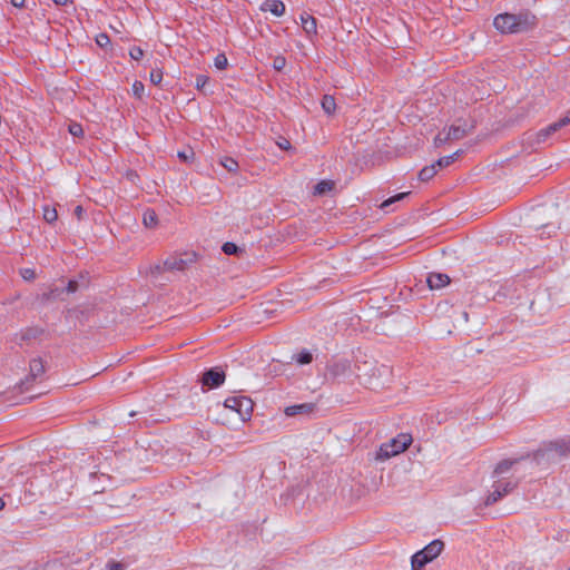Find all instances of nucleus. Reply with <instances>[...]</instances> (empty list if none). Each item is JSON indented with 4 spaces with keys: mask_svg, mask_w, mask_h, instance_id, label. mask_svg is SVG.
<instances>
[{
    "mask_svg": "<svg viewBox=\"0 0 570 570\" xmlns=\"http://www.w3.org/2000/svg\"><path fill=\"white\" fill-rule=\"evenodd\" d=\"M553 455V450L549 449L546 451L537 452L532 458H518V459H505L500 461L494 470L493 478L502 479L501 476L513 470L514 472H521L527 470H533L540 465L543 461L549 460Z\"/></svg>",
    "mask_w": 570,
    "mask_h": 570,
    "instance_id": "1",
    "label": "nucleus"
},
{
    "mask_svg": "<svg viewBox=\"0 0 570 570\" xmlns=\"http://www.w3.org/2000/svg\"><path fill=\"white\" fill-rule=\"evenodd\" d=\"M537 24V19L528 12L511 14L501 13L493 20L494 28L501 33H519L532 29Z\"/></svg>",
    "mask_w": 570,
    "mask_h": 570,
    "instance_id": "2",
    "label": "nucleus"
},
{
    "mask_svg": "<svg viewBox=\"0 0 570 570\" xmlns=\"http://www.w3.org/2000/svg\"><path fill=\"white\" fill-rule=\"evenodd\" d=\"M412 443V436L410 434H399L396 438L392 439L390 442L384 443L380 446V450L376 454V459L384 461L392 456H395L402 452H404Z\"/></svg>",
    "mask_w": 570,
    "mask_h": 570,
    "instance_id": "3",
    "label": "nucleus"
},
{
    "mask_svg": "<svg viewBox=\"0 0 570 570\" xmlns=\"http://www.w3.org/2000/svg\"><path fill=\"white\" fill-rule=\"evenodd\" d=\"M444 543L441 540H433L422 550L412 556V570H421L425 564L433 561L443 551Z\"/></svg>",
    "mask_w": 570,
    "mask_h": 570,
    "instance_id": "4",
    "label": "nucleus"
},
{
    "mask_svg": "<svg viewBox=\"0 0 570 570\" xmlns=\"http://www.w3.org/2000/svg\"><path fill=\"white\" fill-rule=\"evenodd\" d=\"M224 407L236 412L240 421H246L252 415L253 402L245 396H230L225 400Z\"/></svg>",
    "mask_w": 570,
    "mask_h": 570,
    "instance_id": "5",
    "label": "nucleus"
},
{
    "mask_svg": "<svg viewBox=\"0 0 570 570\" xmlns=\"http://www.w3.org/2000/svg\"><path fill=\"white\" fill-rule=\"evenodd\" d=\"M518 482L508 479H497L492 485V491L488 494L484 500V505H492L503 497L512 492Z\"/></svg>",
    "mask_w": 570,
    "mask_h": 570,
    "instance_id": "6",
    "label": "nucleus"
},
{
    "mask_svg": "<svg viewBox=\"0 0 570 570\" xmlns=\"http://www.w3.org/2000/svg\"><path fill=\"white\" fill-rule=\"evenodd\" d=\"M568 121H569V118L566 116L561 120H559L554 124H551L548 127H546L537 132L530 134L528 139L531 140L532 144H538V145L546 142L552 134H554L561 127L566 126L568 124Z\"/></svg>",
    "mask_w": 570,
    "mask_h": 570,
    "instance_id": "7",
    "label": "nucleus"
},
{
    "mask_svg": "<svg viewBox=\"0 0 570 570\" xmlns=\"http://www.w3.org/2000/svg\"><path fill=\"white\" fill-rule=\"evenodd\" d=\"M466 134H468V131H466V129L464 127L452 125L444 135L443 134H439L435 137L434 144L436 146H441V145L448 142V141L460 140L463 137H465Z\"/></svg>",
    "mask_w": 570,
    "mask_h": 570,
    "instance_id": "8",
    "label": "nucleus"
},
{
    "mask_svg": "<svg viewBox=\"0 0 570 570\" xmlns=\"http://www.w3.org/2000/svg\"><path fill=\"white\" fill-rule=\"evenodd\" d=\"M225 381V373L219 368H212L203 374L202 383L210 389L218 387Z\"/></svg>",
    "mask_w": 570,
    "mask_h": 570,
    "instance_id": "9",
    "label": "nucleus"
},
{
    "mask_svg": "<svg viewBox=\"0 0 570 570\" xmlns=\"http://www.w3.org/2000/svg\"><path fill=\"white\" fill-rule=\"evenodd\" d=\"M426 283L431 289H441L449 285L450 277L442 273H431L426 277Z\"/></svg>",
    "mask_w": 570,
    "mask_h": 570,
    "instance_id": "10",
    "label": "nucleus"
},
{
    "mask_svg": "<svg viewBox=\"0 0 570 570\" xmlns=\"http://www.w3.org/2000/svg\"><path fill=\"white\" fill-rule=\"evenodd\" d=\"M262 11H268L276 17H282L285 13V4L279 0H266L261 6Z\"/></svg>",
    "mask_w": 570,
    "mask_h": 570,
    "instance_id": "11",
    "label": "nucleus"
},
{
    "mask_svg": "<svg viewBox=\"0 0 570 570\" xmlns=\"http://www.w3.org/2000/svg\"><path fill=\"white\" fill-rule=\"evenodd\" d=\"M315 409V405L312 403H302L296 405H291L285 409V414L287 416H294L297 414H311Z\"/></svg>",
    "mask_w": 570,
    "mask_h": 570,
    "instance_id": "12",
    "label": "nucleus"
},
{
    "mask_svg": "<svg viewBox=\"0 0 570 570\" xmlns=\"http://www.w3.org/2000/svg\"><path fill=\"white\" fill-rule=\"evenodd\" d=\"M191 259H184L181 257H169L165 261L164 267L168 271H184Z\"/></svg>",
    "mask_w": 570,
    "mask_h": 570,
    "instance_id": "13",
    "label": "nucleus"
},
{
    "mask_svg": "<svg viewBox=\"0 0 570 570\" xmlns=\"http://www.w3.org/2000/svg\"><path fill=\"white\" fill-rule=\"evenodd\" d=\"M301 22L304 31L308 35H316L317 31V24L316 19L308 13L301 14Z\"/></svg>",
    "mask_w": 570,
    "mask_h": 570,
    "instance_id": "14",
    "label": "nucleus"
},
{
    "mask_svg": "<svg viewBox=\"0 0 570 570\" xmlns=\"http://www.w3.org/2000/svg\"><path fill=\"white\" fill-rule=\"evenodd\" d=\"M321 105L325 114L330 116L335 114L336 102L333 96H323Z\"/></svg>",
    "mask_w": 570,
    "mask_h": 570,
    "instance_id": "15",
    "label": "nucleus"
},
{
    "mask_svg": "<svg viewBox=\"0 0 570 570\" xmlns=\"http://www.w3.org/2000/svg\"><path fill=\"white\" fill-rule=\"evenodd\" d=\"M45 373V365L40 358H35L30 362V375L33 379L41 376Z\"/></svg>",
    "mask_w": 570,
    "mask_h": 570,
    "instance_id": "16",
    "label": "nucleus"
},
{
    "mask_svg": "<svg viewBox=\"0 0 570 570\" xmlns=\"http://www.w3.org/2000/svg\"><path fill=\"white\" fill-rule=\"evenodd\" d=\"M436 165L435 164H432L430 166H425L424 168H422L419 173V179L422 180V181H428L430 179H432L435 174H436Z\"/></svg>",
    "mask_w": 570,
    "mask_h": 570,
    "instance_id": "17",
    "label": "nucleus"
},
{
    "mask_svg": "<svg viewBox=\"0 0 570 570\" xmlns=\"http://www.w3.org/2000/svg\"><path fill=\"white\" fill-rule=\"evenodd\" d=\"M334 187V183L332 180H322L314 187L315 195H324L331 191Z\"/></svg>",
    "mask_w": 570,
    "mask_h": 570,
    "instance_id": "18",
    "label": "nucleus"
},
{
    "mask_svg": "<svg viewBox=\"0 0 570 570\" xmlns=\"http://www.w3.org/2000/svg\"><path fill=\"white\" fill-rule=\"evenodd\" d=\"M460 155V150L453 153L452 155H449V156H444V157H441L436 163H434L436 165V167L439 168H444V167H448L450 166L456 158L458 156Z\"/></svg>",
    "mask_w": 570,
    "mask_h": 570,
    "instance_id": "19",
    "label": "nucleus"
},
{
    "mask_svg": "<svg viewBox=\"0 0 570 570\" xmlns=\"http://www.w3.org/2000/svg\"><path fill=\"white\" fill-rule=\"evenodd\" d=\"M220 165L228 171L235 173L238 169V163L230 157H224L220 160Z\"/></svg>",
    "mask_w": 570,
    "mask_h": 570,
    "instance_id": "20",
    "label": "nucleus"
},
{
    "mask_svg": "<svg viewBox=\"0 0 570 570\" xmlns=\"http://www.w3.org/2000/svg\"><path fill=\"white\" fill-rule=\"evenodd\" d=\"M142 222L146 227H154L157 224V215L154 210H147L144 213Z\"/></svg>",
    "mask_w": 570,
    "mask_h": 570,
    "instance_id": "21",
    "label": "nucleus"
},
{
    "mask_svg": "<svg viewBox=\"0 0 570 570\" xmlns=\"http://www.w3.org/2000/svg\"><path fill=\"white\" fill-rule=\"evenodd\" d=\"M131 91H132V95L138 98V99H141L145 95V86L141 81H135L132 83V87H131Z\"/></svg>",
    "mask_w": 570,
    "mask_h": 570,
    "instance_id": "22",
    "label": "nucleus"
},
{
    "mask_svg": "<svg viewBox=\"0 0 570 570\" xmlns=\"http://www.w3.org/2000/svg\"><path fill=\"white\" fill-rule=\"evenodd\" d=\"M68 131L70 132V135H72L76 138L83 136V129H82L81 125H79L77 122L69 124Z\"/></svg>",
    "mask_w": 570,
    "mask_h": 570,
    "instance_id": "23",
    "label": "nucleus"
},
{
    "mask_svg": "<svg viewBox=\"0 0 570 570\" xmlns=\"http://www.w3.org/2000/svg\"><path fill=\"white\" fill-rule=\"evenodd\" d=\"M312 358L313 356L308 351H303L295 357L296 362L302 365L311 363Z\"/></svg>",
    "mask_w": 570,
    "mask_h": 570,
    "instance_id": "24",
    "label": "nucleus"
},
{
    "mask_svg": "<svg viewBox=\"0 0 570 570\" xmlns=\"http://www.w3.org/2000/svg\"><path fill=\"white\" fill-rule=\"evenodd\" d=\"M57 212L55 208H50V207H45L43 208V218L46 222L48 223H53L55 220H57Z\"/></svg>",
    "mask_w": 570,
    "mask_h": 570,
    "instance_id": "25",
    "label": "nucleus"
},
{
    "mask_svg": "<svg viewBox=\"0 0 570 570\" xmlns=\"http://www.w3.org/2000/svg\"><path fill=\"white\" fill-rule=\"evenodd\" d=\"M214 65L217 69L224 70L228 65V60L225 55L219 53L215 57Z\"/></svg>",
    "mask_w": 570,
    "mask_h": 570,
    "instance_id": "26",
    "label": "nucleus"
},
{
    "mask_svg": "<svg viewBox=\"0 0 570 570\" xmlns=\"http://www.w3.org/2000/svg\"><path fill=\"white\" fill-rule=\"evenodd\" d=\"M409 195V193H400L389 199H386L385 202L382 203L381 205V208L385 209L387 208L391 204L395 203V202H399L401 199H403L404 197H406Z\"/></svg>",
    "mask_w": 570,
    "mask_h": 570,
    "instance_id": "27",
    "label": "nucleus"
},
{
    "mask_svg": "<svg viewBox=\"0 0 570 570\" xmlns=\"http://www.w3.org/2000/svg\"><path fill=\"white\" fill-rule=\"evenodd\" d=\"M286 66V59L282 56H277L274 58L273 60V68L277 71H281L285 68Z\"/></svg>",
    "mask_w": 570,
    "mask_h": 570,
    "instance_id": "28",
    "label": "nucleus"
},
{
    "mask_svg": "<svg viewBox=\"0 0 570 570\" xmlns=\"http://www.w3.org/2000/svg\"><path fill=\"white\" fill-rule=\"evenodd\" d=\"M106 570H125L126 566L122 562L110 560L106 563Z\"/></svg>",
    "mask_w": 570,
    "mask_h": 570,
    "instance_id": "29",
    "label": "nucleus"
},
{
    "mask_svg": "<svg viewBox=\"0 0 570 570\" xmlns=\"http://www.w3.org/2000/svg\"><path fill=\"white\" fill-rule=\"evenodd\" d=\"M163 80V71L160 69H154L150 72V81L154 85H159Z\"/></svg>",
    "mask_w": 570,
    "mask_h": 570,
    "instance_id": "30",
    "label": "nucleus"
},
{
    "mask_svg": "<svg viewBox=\"0 0 570 570\" xmlns=\"http://www.w3.org/2000/svg\"><path fill=\"white\" fill-rule=\"evenodd\" d=\"M223 252L227 255H233L238 252V247L236 244L228 242L223 245Z\"/></svg>",
    "mask_w": 570,
    "mask_h": 570,
    "instance_id": "31",
    "label": "nucleus"
},
{
    "mask_svg": "<svg viewBox=\"0 0 570 570\" xmlns=\"http://www.w3.org/2000/svg\"><path fill=\"white\" fill-rule=\"evenodd\" d=\"M20 275L26 281H32L36 277V272L32 268H23L20 271Z\"/></svg>",
    "mask_w": 570,
    "mask_h": 570,
    "instance_id": "32",
    "label": "nucleus"
},
{
    "mask_svg": "<svg viewBox=\"0 0 570 570\" xmlns=\"http://www.w3.org/2000/svg\"><path fill=\"white\" fill-rule=\"evenodd\" d=\"M209 82V78L205 75H199L196 78V87L197 89L204 90L206 85Z\"/></svg>",
    "mask_w": 570,
    "mask_h": 570,
    "instance_id": "33",
    "label": "nucleus"
},
{
    "mask_svg": "<svg viewBox=\"0 0 570 570\" xmlns=\"http://www.w3.org/2000/svg\"><path fill=\"white\" fill-rule=\"evenodd\" d=\"M129 55L132 59L139 60L144 56V51L140 47H134L130 49Z\"/></svg>",
    "mask_w": 570,
    "mask_h": 570,
    "instance_id": "34",
    "label": "nucleus"
},
{
    "mask_svg": "<svg viewBox=\"0 0 570 570\" xmlns=\"http://www.w3.org/2000/svg\"><path fill=\"white\" fill-rule=\"evenodd\" d=\"M108 42H109V38H108V36H107V35H105V33L100 35V36L97 38V43H98L100 47L106 46Z\"/></svg>",
    "mask_w": 570,
    "mask_h": 570,
    "instance_id": "35",
    "label": "nucleus"
},
{
    "mask_svg": "<svg viewBox=\"0 0 570 570\" xmlns=\"http://www.w3.org/2000/svg\"><path fill=\"white\" fill-rule=\"evenodd\" d=\"M58 7H66L72 4V0H52Z\"/></svg>",
    "mask_w": 570,
    "mask_h": 570,
    "instance_id": "36",
    "label": "nucleus"
},
{
    "mask_svg": "<svg viewBox=\"0 0 570 570\" xmlns=\"http://www.w3.org/2000/svg\"><path fill=\"white\" fill-rule=\"evenodd\" d=\"M278 146H279L282 149H285V150H287V149H289V148H291V144H289V141H288V140H283V141L278 142Z\"/></svg>",
    "mask_w": 570,
    "mask_h": 570,
    "instance_id": "37",
    "label": "nucleus"
},
{
    "mask_svg": "<svg viewBox=\"0 0 570 570\" xmlns=\"http://www.w3.org/2000/svg\"><path fill=\"white\" fill-rule=\"evenodd\" d=\"M77 289V283L75 281H70L68 284V292H75Z\"/></svg>",
    "mask_w": 570,
    "mask_h": 570,
    "instance_id": "38",
    "label": "nucleus"
},
{
    "mask_svg": "<svg viewBox=\"0 0 570 570\" xmlns=\"http://www.w3.org/2000/svg\"><path fill=\"white\" fill-rule=\"evenodd\" d=\"M11 3L17 8H21L24 4V0H11Z\"/></svg>",
    "mask_w": 570,
    "mask_h": 570,
    "instance_id": "39",
    "label": "nucleus"
},
{
    "mask_svg": "<svg viewBox=\"0 0 570 570\" xmlns=\"http://www.w3.org/2000/svg\"><path fill=\"white\" fill-rule=\"evenodd\" d=\"M75 213L78 217H80L81 213H82V207L81 206H77L76 209H75Z\"/></svg>",
    "mask_w": 570,
    "mask_h": 570,
    "instance_id": "40",
    "label": "nucleus"
},
{
    "mask_svg": "<svg viewBox=\"0 0 570 570\" xmlns=\"http://www.w3.org/2000/svg\"><path fill=\"white\" fill-rule=\"evenodd\" d=\"M461 316L462 318L464 320V322H468L469 321V314L466 312H462L461 313Z\"/></svg>",
    "mask_w": 570,
    "mask_h": 570,
    "instance_id": "41",
    "label": "nucleus"
},
{
    "mask_svg": "<svg viewBox=\"0 0 570 570\" xmlns=\"http://www.w3.org/2000/svg\"><path fill=\"white\" fill-rule=\"evenodd\" d=\"M178 156L185 160L188 159V156L185 153H178Z\"/></svg>",
    "mask_w": 570,
    "mask_h": 570,
    "instance_id": "42",
    "label": "nucleus"
},
{
    "mask_svg": "<svg viewBox=\"0 0 570 570\" xmlns=\"http://www.w3.org/2000/svg\"><path fill=\"white\" fill-rule=\"evenodd\" d=\"M4 508V501L0 498V510Z\"/></svg>",
    "mask_w": 570,
    "mask_h": 570,
    "instance_id": "43",
    "label": "nucleus"
}]
</instances>
